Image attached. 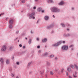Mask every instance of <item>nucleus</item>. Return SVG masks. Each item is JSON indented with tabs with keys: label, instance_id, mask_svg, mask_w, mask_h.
<instances>
[{
	"label": "nucleus",
	"instance_id": "obj_1",
	"mask_svg": "<svg viewBox=\"0 0 78 78\" xmlns=\"http://www.w3.org/2000/svg\"><path fill=\"white\" fill-rule=\"evenodd\" d=\"M51 10L52 12H59L60 11L59 9L55 7L51 8Z\"/></svg>",
	"mask_w": 78,
	"mask_h": 78
},
{
	"label": "nucleus",
	"instance_id": "obj_2",
	"mask_svg": "<svg viewBox=\"0 0 78 78\" xmlns=\"http://www.w3.org/2000/svg\"><path fill=\"white\" fill-rule=\"evenodd\" d=\"M62 43H63V44H65V43H66V41H63V42L62 41H59L57 43L54 44L53 45V46L58 47V46H59V45H61Z\"/></svg>",
	"mask_w": 78,
	"mask_h": 78
},
{
	"label": "nucleus",
	"instance_id": "obj_3",
	"mask_svg": "<svg viewBox=\"0 0 78 78\" xmlns=\"http://www.w3.org/2000/svg\"><path fill=\"white\" fill-rule=\"evenodd\" d=\"M35 14V12H33L31 14H30L29 15V19H32H32H35V17H34Z\"/></svg>",
	"mask_w": 78,
	"mask_h": 78
},
{
	"label": "nucleus",
	"instance_id": "obj_4",
	"mask_svg": "<svg viewBox=\"0 0 78 78\" xmlns=\"http://www.w3.org/2000/svg\"><path fill=\"white\" fill-rule=\"evenodd\" d=\"M16 21V19L14 18H11L9 20V24H13L14 22Z\"/></svg>",
	"mask_w": 78,
	"mask_h": 78
},
{
	"label": "nucleus",
	"instance_id": "obj_5",
	"mask_svg": "<svg viewBox=\"0 0 78 78\" xmlns=\"http://www.w3.org/2000/svg\"><path fill=\"white\" fill-rule=\"evenodd\" d=\"M68 48V46L64 45L62 47V50H67Z\"/></svg>",
	"mask_w": 78,
	"mask_h": 78
},
{
	"label": "nucleus",
	"instance_id": "obj_6",
	"mask_svg": "<svg viewBox=\"0 0 78 78\" xmlns=\"http://www.w3.org/2000/svg\"><path fill=\"white\" fill-rule=\"evenodd\" d=\"M54 25H55V24L53 23L52 24L50 25L49 26H48L47 27V29H50V28H53Z\"/></svg>",
	"mask_w": 78,
	"mask_h": 78
},
{
	"label": "nucleus",
	"instance_id": "obj_7",
	"mask_svg": "<svg viewBox=\"0 0 78 78\" xmlns=\"http://www.w3.org/2000/svg\"><path fill=\"white\" fill-rule=\"evenodd\" d=\"M6 46L3 45L2 47L1 50L3 51H5L6 50Z\"/></svg>",
	"mask_w": 78,
	"mask_h": 78
},
{
	"label": "nucleus",
	"instance_id": "obj_8",
	"mask_svg": "<svg viewBox=\"0 0 78 78\" xmlns=\"http://www.w3.org/2000/svg\"><path fill=\"white\" fill-rule=\"evenodd\" d=\"M0 62H1V64L2 65L4 63V60L3 59V58H0Z\"/></svg>",
	"mask_w": 78,
	"mask_h": 78
},
{
	"label": "nucleus",
	"instance_id": "obj_9",
	"mask_svg": "<svg viewBox=\"0 0 78 78\" xmlns=\"http://www.w3.org/2000/svg\"><path fill=\"white\" fill-rule=\"evenodd\" d=\"M70 36V34L69 33H68L67 34H64L63 35L64 37H69Z\"/></svg>",
	"mask_w": 78,
	"mask_h": 78
},
{
	"label": "nucleus",
	"instance_id": "obj_10",
	"mask_svg": "<svg viewBox=\"0 0 78 78\" xmlns=\"http://www.w3.org/2000/svg\"><path fill=\"white\" fill-rule=\"evenodd\" d=\"M47 41V39L46 38H44V39L42 40V42H45Z\"/></svg>",
	"mask_w": 78,
	"mask_h": 78
},
{
	"label": "nucleus",
	"instance_id": "obj_11",
	"mask_svg": "<svg viewBox=\"0 0 78 78\" xmlns=\"http://www.w3.org/2000/svg\"><path fill=\"white\" fill-rule=\"evenodd\" d=\"M74 67H75L76 69V70H78V66H77V65H76V64H74Z\"/></svg>",
	"mask_w": 78,
	"mask_h": 78
},
{
	"label": "nucleus",
	"instance_id": "obj_12",
	"mask_svg": "<svg viewBox=\"0 0 78 78\" xmlns=\"http://www.w3.org/2000/svg\"><path fill=\"white\" fill-rule=\"evenodd\" d=\"M44 19L46 20H48L49 19V17L48 16H46L44 17Z\"/></svg>",
	"mask_w": 78,
	"mask_h": 78
},
{
	"label": "nucleus",
	"instance_id": "obj_13",
	"mask_svg": "<svg viewBox=\"0 0 78 78\" xmlns=\"http://www.w3.org/2000/svg\"><path fill=\"white\" fill-rule=\"evenodd\" d=\"M48 53L47 52H45L44 54H43L42 55L43 56H48Z\"/></svg>",
	"mask_w": 78,
	"mask_h": 78
},
{
	"label": "nucleus",
	"instance_id": "obj_14",
	"mask_svg": "<svg viewBox=\"0 0 78 78\" xmlns=\"http://www.w3.org/2000/svg\"><path fill=\"white\" fill-rule=\"evenodd\" d=\"M41 10H42V8L41 7H39L37 9L38 12H41Z\"/></svg>",
	"mask_w": 78,
	"mask_h": 78
},
{
	"label": "nucleus",
	"instance_id": "obj_15",
	"mask_svg": "<svg viewBox=\"0 0 78 78\" xmlns=\"http://www.w3.org/2000/svg\"><path fill=\"white\" fill-rule=\"evenodd\" d=\"M58 5H64V1H61L59 3Z\"/></svg>",
	"mask_w": 78,
	"mask_h": 78
},
{
	"label": "nucleus",
	"instance_id": "obj_16",
	"mask_svg": "<svg viewBox=\"0 0 78 78\" xmlns=\"http://www.w3.org/2000/svg\"><path fill=\"white\" fill-rule=\"evenodd\" d=\"M40 72V74L41 75V76H43L44 75V71H41Z\"/></svg>",
	"mask_w": 78,
	"mask_h": 78
},
{
	"label": "nucleus",
	"instance_id": "obj_17",
	"mask_svg": "<svg viewBox=\"0 0 78 78\" xmlns=\"http://www.w3.org/2000/svg\"><path fill=\"white\" fill-rule=\"evenodd\" d=\"M9 28H10V29H11V28H12V24H9Z\"/></svg>",
	"mask_w": 78,
	"mask_h": 78
},
{
	"label": "nucleus",
	"instance_id": "obj_18",
	"mask_svg": "<svg viewBox=\"0 0 78 78\" xmlns=\"http://www.w3.org/2000/svg\"><path fill=\"white\" fill-rule=\"evenodd\" d=\"M48 3H53V1L52 0H48Z\"/></svg>",
	"mask_w": 78,
	"mask_h": 78
},
{
	"label": "nucleus",
	"instance_id": "obj_19",
	"mask_svg": "<svg viewBox=\"0 0 78 78\" xmlns=\"http://www.w3.org/2000/svg\"><path fill=\"white\" fill-rule=\"evenodd\" d=\"M31 63H32V62H29L27 66V67H29V66H30V65L31 64Z\"/></svg>",
	"mask_w": 78,
	"mask_h": 78
},
{
	"label": "nucleus",
	"instance_id": "obj_20",
	"mask_svg": "<svg viewBox=\"0 0 78 78\" xmlns=\"http://www.w3.org/2000/svg\"><path fill=\"white\" fill-rule=\"evenodd\" d=\"M61 25L62 26V27H65V24L62 23H61Z\"/></svg>",
	"mask_w": 78,
	"mask_h": 78
},
{
	"label": "nucleus",
	"instance_id": "obj_21",
	"mask_svg": "<svg viewBox=\"0 0 78 78\" xmlns=\"http://www.w3.org/2000/svg\"><path fill=\"white\" fill-rule=\"evenodd\" d=\"M28 43L29 44H31V39H30L28 41Z\"/></svg>",
	"mask_w": 78,
	"mask_h": 78
},
{
	"label": "nucleus",
	"instance_id": "obj_22",
	"mask_svg": "<svg viewBox=\"0 0 78 78\" xmlns=\"http://www.w3.org/2000/svg\"><path fill=\"white\" fill-rule=\"evenodd\" d=\"M67 70L68 72H70V71L71 70V68L69 67L67 69Z\"/></svg>",
	"mask_w": 78,
	"mask_h": 78
},
{
	"label": "nucleus",
	"instance_id": "obj_23",
	"mask_svg": "<svg viewBox=\"0 0 78 78\" xmlns=\"http://www.w3.org/2000/svg\"><path fill=\"white\" fill-rule=\"evenodd\" d=\"M6 62L7 64H9V60H7L6 61Z\"/></svg>",
	"mask_w": 78,
	"mask_h": 78
},
{
	"label": "nucleus",
	"instance_id": "obj_24",
	"mask_svg": "<svg viewBox=\"0 0 78 78\" xmlns=\"http://www.w3.org/2000/svg\"><path fill=\"white\" fill-rule=\"evenodd\" d=\"M46 62L47 63V65H48V66H50V64L48 62Z\"/></svg>",
	"mask_w": 78,
	"mask_h": 78
},
{
	"label": "nucleus",
	"instance_id": "obj_25",
	"mask_svg": "<svg viewBox=\"0 0 78 78\" xmlns=\"http://www.w3.org/2000/svg\"><path fill=\"white\" fill-rule=\"evenodd\" d=\"M70 67H71V68H72V69H74V67L73 66V65H70Z\"/></svg>",
	"mask_w": 78,
	"mask_h": 78
},
{
	"label": "nucleus",
	"instance_id": "obj_26",
	"mask_svg": "<svg viewBox=\"0 0 78 78\" xmlns=\"http://www.w3.org/2000/svg\"><path fill=\"white\" fill-rule=\"evenodd\" d=\"M66 26H68V27H71V26L70 25V24H69L68 23H67L66 24Z\"/></svg>",
	"mask_w": 78,
	"mask_h": 78
},
{
	"label": "nucleus",
	"instance_id": "obj_27",
	"mask_svg": "<svg viewBox=\"0 0 78 78\" xmlns=\"http://www.w3.org/2000/svg\"><path fill=\"white\" fill-rule=\"evenodd\" d=\"M74 46L73 44H72L70 45L69 46V48H71V47H73Z\"/></svg>",
	"mask_w": 78,
	"mask_h": 78
},
{
	"label": "nucleus",
	"instance_id": "obj_28",
	"mask_svg": "<svg viewBox=\"0 0 78 78\" xmlns=\"http://www.w3.org/2000/svg\"><path fill=\"white\" fill-rule=\"evenodd\" d=\"M54 57V55H51L50 56V58H53Z\"/></svg>",
	"mask_w": 78,
	"mask_h": 78
},
{
	"label": "nucleus",
	"instance_id": "obj_29",
	"mask_svg": "<svg viewBox=\"0 0 78 78\" xmlns=\"http://www.w3.org/2000/svg\"><path fill=\"white\" fill-rule=\"evenodd\" d=\"M50 73L51 75H53V73L51 71H50Z\"/></svg>",
	"mask_w": 78,
	"mask_h": 78
},
{
	"label": "nucleus",
	"instance_id": "obj_30",
	"mask_svg": "<svg viewBox=\"0 0 78 78\" xmlns=\"http://www.w3.org/2000/svg\"><path fill=\"white\" fill-rule=\"evenodd\" d=\"M9 50H12V47L11 46L9 48Z\"/></svg>",
	"mask_w": 78,
	"mask_h": 78
},
{
	"label": "nucleus",
	"instance_id": "obj_31",
	"mask_svg": "<svg viewBox=\"0 0 78 78\" xmlns=\"http://www.w3.org/2000/svg\"><path fill=\"white\" fill-rule=\"evenodd\" d=\"M19 30H17L16 32V34H18L19 33Z\"/></svg>",
	"mask_w": 78,
	"mask_h": 78
},
{
	"label": "nucleus",
	"instance_id": "obj_32",
	"mask_svg": "<svg viewBox=\"0 0 78 78\" xmlns=\"http://www.w3.org/2000/svg\"><path fill=\"white\" fill-rule=\"evenodd\" d=\"M16 64L17 65H19V62H16Z\"/></svg>",
	"mask_w": 78,
	"mask_h": 78
},
{
	"label": "nucleus",
	"instance_id": "obj_33",
	"mask_svg": "<svg viewBox=\"0 0 78 78\" xmlns=\"http://www.w3.org/2000/svg\"><path fill=\"white\" fill-rule=\"evenodd\" d=\"M73 75L74 78H76V77H77V76H75L74 74H73Z\"/></svg>",
	"mask_w": 78,
	"mask_h": 78
},
{
	"label": "nucleus",
	"instance_id": "obj_34",
	"mask_svg": "<svg viewBox=\"0 0 78 78\" xmlns=\"http://www.w3.org/2000/svg\"><path fill=\"white\" fill-rule=\"evenodd\" d=\"M19 46L20 47H22V45L21 44H20Z\"/></svg>",
	"mask_w": 78,
	"mask_h": 78
},
{
	"label": "nucleus",
	"instance_id": "obj_35",
	"mask_svg": "<svg viewBox=\"0 0 78 78\" xmlns=\"http://www.w3.org/2000/svg\"><path fill=\"white\" fill-rule=\"evenodd\" d=\"M12 59H13V60L14 59V56L12 57Z\"/></svg>",
	"mask_w": 78,
	"mask_h": 78
},
{
	"label": "nucleus",
	"instance_id": "obj_36",
	"mask_svg": "<svg viewBox=\"0 0 78 78\" xmlns=\"http://www.w3.org/2000/svg\"><path fill=\"white\" fill-rule=\"evenodd\" d=\"M12 74V77H13V76H14V75L12 73H11Z\"/></svg>",
	"mask_w": 78,
	"mask_h": 78
},
{
	"label": "nucleus",
	"instance_id": "obj_37",
	"mask_svg": "<svg viewBox=\"0 0 78 78\" xmlns=\"http://www.w3.org/2000/svg\"><path fill=\"white\" fill-rule=\"evenodd\" d=\"M66 75H67L68 76H69V74H68V73L67 72L66 73Z\"/></svg>",
	"mask_w": 78,
	"mask_h": 78
},
{
	"label": "nucleus",
	"instance_id": "obj_38",
	"mask_svg": "<svg viewBox=\"0 0 78 78\" xmlns=\"http://www.w3.org/2000/svg\"><path fill=\"white\" fill-rule=\"evenodd\" d=\"M34 9H36V7L35 6H34Z\"/></svg>",
	"mask_w": 78,
	"mask_h": 78
},
{
	"label": "nucleus",
	"instance_id": "obj_39",
	"mask_svg": "<svg viewBox=\"0 0 78 78\" xmlns=\"http://www.w3.org/2000/svg\"><path fill=\"white\" fill-rule=\"evenodd\" d=\"M37 48H40V46H39V45L37 46Z\"/></svg>",
	"mask_w": 78,
	"mask_h": 78
},
{
	"label": "nucleus",
	"instance_id": "obj_40",
	"mask_svg": "<svg viewBox=\"0 0 78 78\" xmlns=\"http://www.w3.org/2000/svg\"><path fill=\"white\" fill-rule=\"evenodd\" d=\"M21 2H22V3H25V1H22Z\"/></svg>",
	"mask_w": 78,
	"mask_h": 78
},
{
	"label": "nucleus",
	"instance_id": "obj_41",
	"mask_svg": "<svg viewBox=\"0 0 78 78\" xmlns=\"http://www.w3.org/2000/svg\"><path fill=\"white\" fill-rule=\"evenodd\" d=\"M3 14H4V13H2L1 14H0V17H1V16H2V15H3Z\"/></svg>",
	"mask_w": 78,
	"mask_h": 78
},
{
	"label": "nucleus",
	"instance_id": "obj_42",
	"mask_svg": "<svg viewBox=\"0 0 78 78\" xmlns=\"http://www.w3.org/2000/svg\"><path fill=\"white\" fill-rule=\"evenodd\" d=\"M41 12L42 13H44V10H41Z\"/></svg>",
	"mask_w": 78,
	"mask_h": 78
},
{
	"label": "nucleus",
	"instance_id": "obj_43",
	"mask_svg": "<svg viewBox=\"0 0 78 78\" xmlns=\"http://www.w3.org/2000/svg\"><path fill=\"white\" fill-rule=\"evenodd\" d=\"M63 70H64V68H62V72H63Z\"/></svg>",
	"mask_w": 78,
	"mask_h": 78
},
{
	"label": "nucleus",
	"instance_id": "obj_44",
	"mask_svg": "<svg viewBox=\"0 0 78 78\" xmlns=\"http://www.w3.org/2000/svg\"><path fill=\"white\" fill-rule=\"evenodd\" d=\"M76 74H77V72H75V75H76Z\"/></svg>",
	"mask_w": 78,
	"mask_h": 78
},
{
	"label": "nucleus",
	"instance_id": "obj_45",
	"mask_svg": "<svg viewBox=\"0 0 78 78\" xmlns=\"http://www.w3.org/2000/svg\"><path fill=\"white\" fill-rule=\"evenodd\" d=\"M37 41H39V38H37Z\"/></svg>",
	"mask_w": 78,
	"mask_h": 78
},
{
	"label": "nucleus",
	"instance_id": "obj_46",
	"mask_svg": "<svg viewBox=\"0 0 78 78\" xmlns=\"http://www.w3.org/2000/svg\"><path fill=\"white\" fill-rule=\"evenodd\" d=\"M7 20H8V18H7L5 19V20L7 21Z\"/></svg>",
	"mask_w": 78,
	"mask_h": 78
},
{
	"label": "nucleus",
	"instance_id": "obj_47",
	"mask_svg": "<svg viewBox=\"0 0 78 78\" xmlns=\"http://www.w3.org/2000/svg\"><path fill=\"white\" fill-rule=\"evenodd\" d=\"M39 20L38 19V20H37V23H38V22H39Z\"/></svg>",
	"mask_w": 78,
	"mask_h": 78
},
{
	"label": "nucleus",
	"instance_id": "obj_48",
	"mask_svg": "<svg viewBox=\"0 0 78 78\" xmlns=\"http://www.w3.org/2000/svg\"><path fill=\"white\" fill-rule=\"evenodd\" d=\"M54 18H55V16H54V15H53L52 16Z\"/></svg>",
	"mask_w": 78,
	"mask_h": 78
},
{
	"label": "nucleus",
	"instance_id": "obj_49",
	"mask_svg": "<svg viewBox=\"0 0 78 78\" xmlns=\"http://www.w3.org/2000/svg\"><path fill=\"white\" fill-rule=\"evenodd\" d=\"M69 78H72V76H69Z\"/></svg>",
	"mask_w": 78,
	"mask_h": 78
},
{
	"label": "nucleus",
	"instance_id": "obj_50",
	"mask_svg": "<svg viewBox=\"0 0 78 78\" xmlns=\"http://www.w3.org/2000/svg\"><path fill=\"white\" fill-rule=\"evenodd\" d=\"M71 50H73V48H72L71 49Z\"/></svg>",
	"mask_w": 78,
	"mask_h": 78
},
{
	"label": "nucleus",
	"instance_id": "obj_51",
	"mask_svg": "<svg viewBox=\"0 0 78 78\" xmlns=\"http://www.w3.org/2000/svg\"><path fill=\"white\" fill-rule=\"evenodd\" d=\"M58 59V58L57 57H55V59L56 60V59Z\"/></svg>",
	"mask_w": 78,
	"mask_h": 78
},
{
	"label": "nucleus",
	"instance_id": "obj_52",
	"mask_svg": "<svg viewBox=\"0 0 78 78\" xmlns=\"http://www.w3.org/2000/svg\"><path fill=\"white\" fill-rule=\"evenodd\" d=\"M30 32H31V34H33V31L32 30H31L30 31Z\"/></svg>",
	"mask_w": 78,
	"mask_h": 78
},
{
	"label": "nucleus",
	"instance_id": "obj_53",
	"mask_svg": "<svg viewBox=\"0 0 78 78\" xmlns=\"http://www.w3.org/2000/svg\"><path fill=\"white\" fill-rule=\"evenodd\" d=\"M17 38H15L14 41H16V40H17Z\"/></svg>",
	"mask_w": 78,
	"mask_h": 78
},
{
	"label": "nucleus",
	"instance_id": "obj_54",
	"mask_svg": "<svg viewBox=\"0 0 78 78\" xmlns=\"http://www.w3.org/2000/svg\"><path fill=\"white\" fill-rule=\"evenodd\" d=\"M25 48V46H23V48Z\"/></svg>",
	"mask_w": 78,
	"mask_h": 78
},
{
	"label": "nucleus",
	"instance_id": "obj_55",
	"mask_svg": "<svg viewBox=\"0 0 78 78\" xmlns=\"http://www.w3.org/2000/svg\"><path fill=\"white\" fill-rule=\"evenodd\" d=\"M67 31H69V29L67 28Z\"/></svg>",
	"mask_w": 78,
	"mask_h": 78
},
{
	"label": "nucleus",
	"instance_id": "obj_56",
	"mask_svg": "<svg viewBox=\"0 0 78 78\" xmlns=\"http://www.w3.org/2000/svg\"><path fill=\"white\" fill-rule=\"evenodd\" d=\"M55 71H56V72H58V69H55Z\"/></svg>",
	"mask_w": 78,
	"mask_h": 78
},
{
	"label": "nucleus",
	"instance_id": "obj_57",
	"mask_svg": "<svg viewBox=\"0 0 78 78\" xmlns=\"http://www.w3.org/2000/svg\"><path fill=\"white\" fill-rule=\"evenodd\" d=\"M41 50H39V53H41Z\"/></svg>",
	"mask_w": 78,
	"mask_h": 78
},
{
	"label": "nucleus",
	"instance_id": "obj_58",
	"mask_svg": "<svg viewBox=\"0 0 78 78\" xmlns=\"http://www.w3.org/2000/svg\"><path fill=\"white\" fill-rule=\"evenodd\" d=\"M35 2H37L38 1V0H35Z\"/></svg>",
	"mask_w": 78,
	"mask_h": 78
},
{
	"label": "nucleus",
	"instance_id": "obj_59",
	"mask_svg": "<svg viewBox=\"0 0 78 78\" xmlns=\"http://www.w3.org/2000/svg\"><path fill=\"white\" fill-rule=\"evenodd\" d=\"M25 39H26V40H27V38L26 37V38H25Z\"/></svg>",
	"mask_w": 78,
	"mask_h": 78
},
{
	"label": "nucleus",
	"instance_id": "obj_60",
	"mask_svg": "<svg viewBox=\"0 0 78 78\" xmlns=\"http://www.w3.org/2000/svg\"><path fill=\"white\" fill-rule=\"evenodd\" d=\"M16 78H19V76H17L16 77Z\"/></svg>",
	"mask_w": 78,
	"mask_h": 78
},
{
	"label": "nucleus",
	"instance_id": "obj_61",
	"mask_svg": "<svg viewBox=\"0 0 78 78\" xmlns=\"http://www.w3.org/2000/svg\"><path fill=\"white\" fill-rule=\"evenodd\" d=\"M72 9H73V10L74 9V8H72Z\"/></svg>",
	"mask_w": 78,
	"mask_h": 78
},
{
	"label": "nucleus",
	"instance_id": "obj_62",
	"mask_svg": "<svg viewBox=\"0 0 78 78\" xmlns=\"http://www.w3.org/2000/svg\"><path fill=\"white\" fill-rule=\"evenodd\" d=\"M53 33V31H51V33Z\"/></svg>",
	"mask_w": 78,
	"mask_h": 78
},
{
	"label": "nucleus",
	"instance_id": "obj_63",
	"mask_svg": "<svg viewBox=\"0 0 78 78\" xmlns=\"http://www.w3.org/2000/svg\"><path fill=\"white\" fill-rule=\"evenodd\" d=\"M18 42H19V40H18Z\"/></svg>",
	"mask_w": 78,
	"mask_h": 78
},
{
	"label": "nucleus",
	"instance_id": "obj_64",
	"mask_svg": "<svg viewBox=\"0 0 78 78\" xmlns=\"http://www.w3.org/2000/svg\"><path fill=\"white\" fill-rule=\"evenodd\" d=\"M46 77L47 78V75H46Z\"/></svg>",
	"mask_w": 78,
	"mask_h": 78
}]
</instances>
